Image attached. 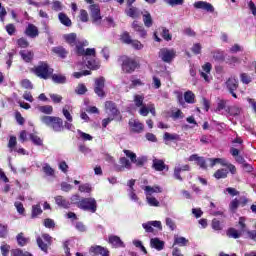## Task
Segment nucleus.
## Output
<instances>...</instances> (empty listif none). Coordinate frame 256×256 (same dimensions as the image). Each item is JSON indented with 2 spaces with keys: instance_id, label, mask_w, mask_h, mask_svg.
Segmentation results:
<instances>
[{
  "instance_id": "nucleus-12",
  "label": "nucleus",
  "mask_w": 256,
  "mask_h": 256,
  "mask_svg": "<svg viewBox=\"0 0 256 256\" xmlns=\"http://www.w3.org/2000/svg\"><path fill=\"white\" fill-rule=\"evenodd\" d=\"M128 125L130 127V131L132 133H143L145 131V125L141 123L139 120H130L128 122Z\"/></svg>"
},
{
  "instance_id": "nucleus-47",
  "label": "nucleus",
  "mask_w": 256,
  "mask_h": 256,
  "mask_svg": "<svg viewBox=\"0 0 256 256\" xmlns=\"http://www.w3.org/2000/svg\"><path fill=\"white\" fill-rule=\"evenodd\" d=\"M161 37L165 41H171L173 39V35H171V33H169V29H167V28H162Z\"/></svg>"
},
{
  "instance_id": "nucleus-36",
  "label": "nucleus",
  "mask_w": 256,
  "mask_h": 256,
  "mask_svg": "<svg viewBox=\"0 0 256 256\" xmlns=\"http://www.w3.org/2000/svg\"><path fill=\"white\" fill-rule=\"evenodd\" d=\"M126 15L132 19H137V17H139V9H137V7L130 6L129 9L126 10Z\"/></svg>"
},
{
  "instance_id": "nucleus-2",
  "label": "nucleus",
  "mask_w": 256,
  "mask_h": 256,
  "mask_svg": "<svg viewBox=\"0 0 256 256\" xmlns=\"http://www.w3.org/2000/svg\"><path fill=\"white\" fill-rule=\"evenodd\" d=\"M53 68L49 67V64L44 61H40L37 66H34L31 69V73H34L36 77H39V79H50L51 75H53Z\"/></svg>"
},
{
  "instance_id": "nucleus-3",
  "label": "nucleus",
  "mask_w": 256,
  "mask_h": 256,
  "mask_svg": "<svg viewBox=\"0 0 256 256\" xmlns=\"http://www.w3.org/2000/svg\"><path fill=\"white\" fill-rule=\"evenodd\" d=\"M120 61L122 63L121 69L123 73H126L128 75H131V73H135V70L141 67L139 61L128 56H121Z\"/></svg>"
},
{
  "instance_id": "nucleus-39",
  "label": "nucleus",
  "mask_w": 256,
  "mask_h": 256,
  "mask_svg": "<svg viewBox=\"0 0 256 256\" xmlns=\"http://www.w3.org/2000/svg\"><path fill=\"white\" fill-rule=\"evenodd\" d=\"M240 81L243 83V85H249V83L253 82V78L248 73H241Z\"/></svg>"
},
{
  "instance_id": "nucleus-10",
  "label": "nucleus",
  "mask_w": 256,
  "mask_h": 256,
  "mask_svg": "<svg viewBox=\"0 0 256 256\" xmlns=\"http://www.w3.org/2000/svg\"><path fill=\"white\" fill-rule=\"evenodd\" d=\"M143 229H145L146 233H153L155 229H158L159 231H163V225L161 224V221H148L147 223L142 224Z\"/></svg>"
},
{
  "instance_id": "nucleus-50",
  "label": "nucleus",
  "mask_w": 256,
  "mask_h": 256,
  "mask_svg": "<svg viewBox=\"0 0 256 256\" xmlns=\"http://www.w3.org/2000/svg\"><path fill=\"white\" fill-rule=\"evenodd\" d=\"M70 201L72 205H76V207H78L79 209V205L81 203V196H79V194L72 195Z\"/></svg>"
},
{
  "instance_id": "nucleus-26",
  "label": "nucleus",
  "mask_w": 256,
  "mask_h": 256,
  "mask_svg": "<svg viewBox=\"0 0 256 256\" xmlns=\"http://www.w3.org/2000/svg\"><path fill=\"white\" fill-rule=\"evenodd\" d=\"M163 140L166 144L168 141H181V136L179 134H171L169 132H165L163 135Z\"/></svg>"
},
{
  "instance_id": "nucleus-8",
  "label": "nucleus",
  "mask_w": 256,
  "mask_h": 256,
  "mask_svg": "<svg viewBox=\"0 0 256 256\" xmlns=\"http://www.w3.org/2000/svg\"><path fill=\"white\" fill-rule=\"evenodd\" d=\"M105 110L109 111L111 113L110 117H113L114 119H117V121H121V111L117 108V104L113 101H106L105 102Z\"/></svg>"
},
{
  "instance_id": "nucleus-17",
  "label": "nucleus",
  "mask_w": 256,
  "mask_h": 256,
  "mask_svg": "<svg viewBox=\"0 0 256 256\" xmlns=\"http://www.w3.org/2000/svg\"><path fill=\"white\" fill-rule=\"evenodd\" d=\"M25 35L31 37V39H35V37H39V28L34 24H28L25 30Z\"/></svg>"
},
{
  "instance_id": "nucleus-30",
  "label": "nucleus",
  "mask_w": 256,
  "mask_h": 256,
  "mask_svg": "<svg viewBox=\"0 0 256 256\" xmlns=\"http://www.w3.org/2000/svg\"><path fill=\"white\" fill-rule=\"evenodd\" d=\"M184 102L193 105L195 103V93L191 90L186 91L184 93Z\"/></svg>"
},
{
  "instance_id": "nucleus-5",
  "label": "nucleus",
  "mask_w": 256,
  "mask_h": 256,
  "mask_svg": "<svg viewBox=\"0 0 256 256\" xmlns=\"http://www.w3.org/2000/svg\"><path fill=\"white\" fill-rule=\"evenodd\" d=\"M79 209L82 211H89V213H97V200L95 198H81Z\"/></svg>"
},
{
  "instance_id": "nucleus-38",
  "label": "nucleus",
  "mask_w": 256,
  "mask_h": 256,
  "mask_svg": "<svg viewBox=\"0 0 256 256\" xmlns=\"http://www.w3.org/2000/svg\"><path fill=\"white\" fill-rule=\"evenodd\" d=\"M228 171L227 169H218L215 173H214V177L215 179H227V175H228Z\"/></svg>"
},
{
  "instance_id": "nucleus-23",
  "label": "nucleus",
  "mask_w": 256,
  "mask_h": 256,
  "mask_svg": "<svg viewBox=\"0 0 256 256\" xmlns=\"http://www.w3.org/2000/svg\"><path fill=\"white\" fill-rule=\"evenodd\" d=\"M181 171H191V166H189V164H186L182 167H176L174 169V177L178 181H183V178L181 177Z\"/></svg>"
},
{
  "instance_id": "nucleus-41",
  "label": "nucleus",
  "mask_w": 256,
  "mask_h": 256,
  "mask_svg": "<svg viewBox=\"0 0 256 256\" xmlns=\"http://www.w3.org/2000/svg\"><path fill=\"white\" fill-rule=\"evenodd\" d=\"M38 111H40V113H44L45 115H51L53 113V106L51 105L39 106Z\"/></svg>"
},
{
  "instance_id": "nucleus-15",
  "label": "nucleus",
  "mask_w": 256,
  "mask_h": 256,
  "mask_svg": "<svg viewBox=\"0 0 256 256\" xmlns=\"http://www.w3.org/2000/svg\"><path fill=\"white\" fill-rule=\"evenodd\" d=\"M194 7L195 9H202L203 11H207V13H215V7H213L209 2L198 1L194 3Z\"/></svg>"
},
{
  "instance_id": "nucleus-11",
  "label": "nucleus",
  "mask_w": 256,
  "mask_h": 256,
  "mask_svg": "<svg viewBox=\"0 0 256 256\" xmlns=\"http://www.w3.org/2000/svg\"><path fill=\"white\" fill-rule=\"evenodd\" d=\"M132 29L135 31V33H138L141 39H147V30H145V27L143 26L142 23H140L137 20H134L132 22Z\"/></svg>"
},
{
  "instance_id": "nucleus-58",
  "label": "nucleus",
  "mask_w": 256,
  "mask_h": 256,
  "mask_svg": "<svg viewBox=\"0 0 256 256\" xmlns=\"http://www.w3.org/2000/svg\"><path fill=\"white\" fill-rule=\"evenodd\" d=\"M227 101L225 100H219L218 104H217V107H216V113L219 112V111H223V109H227Z\"/></svg>"
},
{
  "instance_id": "nucleus-18",
  "label": "nucleus",
  "mask_w": 256,
  "mask_h": 256,
  "mask_svg": "<svg viewBox=\"0 0 256 256\" xmlns=\"http://www.w3.org/2000/svg\"><path fill=\"white\" fill-rule=\"evenodd\" d=\"M108 242L115 249H119V248L125 247V243L122 242V240H121V238L119 236H115V235L109 236Z\"/></svg>"
},
{
  "instance_id": "nucleus-55",
  "label": "nucleus",
  "mask_w": 256,
  "mask_h": 256,
  "mask_svg": "<svg viewBox=\"0 0 256 256\" xmlns=\"http://www.w3.org/2000/svg\"><path fill=\"white\" fill-rule=\"evenodd\" d=\"M119 163L125 167V169H131V162L126 157H121Z\"/></svg>"
},
{
  "instance_id": "nucleus-61",
  "label": "nucleus",
  "mask_w": 256,
  "mask_h": 256,
  "mask_svg": "<svg viewBox=\"0 0 256 256\" xmlns=\"http://www.w3.org/2000/svg\"><path fill=\"white\" fill-rule=\"evenodd\" d=\"M80 21H82V23H87V21H89V14L86 10H80Z\"/></svg>"
},
{
  "instance_id": "nucleus-7",
  "label": "nucleus",
  "mask_w": 256,
  "mask_h": 256,
  "mask_svg": "<svg viewBox=\"0 0 256 256\" xmlns=\"http://www.w3.org/2000/svg\"><path fill=\"white\" fill-rule=\"evenodd\" d=\"M94 93L97 94L100 99H103L107 96L105 93V77L100 76L94 80Z\"/></svg>"
},
{
  "instance_id": "nucleus-56",
  "label": "nucleus",
  "mask_w": 256,
  "mask_h": 256,
  "mask_svg": "<svg viewBox=\"0 0 256 256\" xmlns=\"http://www.w3.org/2000/svg\"><path fill=\"white\" fill-rule=\"evenodd\" d=\"M147 159L145 157L135 158L132 163L136 164V167H143L145 165Z\"/></svg>"
},
{
  "instance_id": "nucleus-16",
  "label": "nucleus",
  "mask_w": 256,
  "mask_h": 256,
  "mask_svg": "<svg viewBox=\"0 0 256 256\" xmlns=\"http://www.w3.org/2000/svg\"><path fill=\"white\" fill-rule=\"evenodd\" d=\"M52 53L60 59H67V56L69 55V50L65 49V47L63 46H56L52 48Z\"/></svg>"
},
{
  "instance_id": "nucleus-64",
  "label": "nucleus",
  "mask_w": 256,
  "mask_h": 256,
  "mask_svg": "<svg viewBox=\"0 0 256 256\" xmlns=\"http://www.w3.org/2000/svg\"><path fill=\"white\" fill-rule=\"evenodd\" d=\"M15 31H17V29L15 28V24L6 25V32L8 33V35H15Z\"/></svg>"
},
{
  "instance_id": "nucleus-51",
  "label": "nucleus",
  "mask_w": 256,
  "mask_h": 256,
  "mask_svg": "<svg viewBox=\"0 0 256 256\" xmlns=\"http://www.w3.org/2000/svg\"><path fill=\"white\" fill-rule=\"evenodd\" d=\"M145 83L141 79H132L130 84V89H136V87H143Z\"/></svg>"
},
{
  "instance_id": "nucleus-27",
  "label": "nucleus",
  "mask_w": 256,
  "mask_h": 256,
  "mask_svg": "<svg viewBox=\"0 0 256 256\" xmlns=\"http://www.w3.org/2000/svg\"><path fill=\"white\" fill-rule=\"evenodd\" d=\"M142 18L145 27H153V17L151 16V13H149V11H145Z\"/></svg>"
},
{
  "instance_id": "nucleus-40",
  "label": "nucleus",
  "mask_w": 256,
  "mask_h": 256,
  "mask_svg": "<svg viewBox=\"0 0 256 256\" xmlns=\"http://www.w3.org/2000/svg\"><path fill=\"white\" fill-rule=\"evenodd\" d=\"M144 191L148 194V195H151V193H162V189L161 187L159 186H154V187H151V186H145L144 187Z\"/></svg>"
},
{
  "instance_id": "nucleus-35",
  "label": "nucleus",
  "mask_w": 256,
  "mask_h": 256,
  "mask_svg": "<svg viewBox=\"0 0 256 256\" xmlns=\"http://www.w3.org/2000/svg\"><path fill=\"white\" fill-rule=\"evenodd\" d=\"M43 213V210L41 209V205L36 204L32 206V212H31V219H37L39 215Z\"/></svg>"
},
{
  "instance_id": "nucleus-31",
  "label": "nucleus",
  "mask_w": 256,
  "mask_h": 256,
  "mask_svg": "<svg viewBox=\"0 0 256 256\" xmlns=\"http://www.w3.org/2000/svg\"><path fill=\"white\" fill-rule=\"evenodd\" d=\"M226 113H228V115H231L232 117H237L241 115V108L237 106H228L226 108Z\"/></svg>"
},
{
  "instance_id": "nucleus-20",
  "label": "nucleus",
  "mask_w": 256,
  "mask_h": 256,
  "mask_svg": "<svg viewBox=\"0 0 256 256\" xmlns=\"http://www.w3.org/2000/svg\"><path fill=\"white\" fill-rule=\"evenodd\" d=\"M150 247L157 251H163V249H165V242L161 241L159 238H152L150 240Z\"/></svg>"
},
{
  "instance_id": "nucleus-6",
  "label": "nucleus",
  "mask_w": 256,
  "mask_h": 256,
  "mask_svg": "<svg viewBox=\"0 0 256 256\" xmlns=\"http://www.w3.org/2000/svg\"><path fill=\"white\" fill-rule=\"evenodd\" d=\"M158 57L161 58L163 63H173V59L177 57V51L175 49L161 48Z\"/></svg>"
},
{
  "instance_id": "nucleus-37",
  "label": "nucleus",
  "mask_w": 256,
  "mask_h": 256,
  "mask_svg": "<svg viewBox=\"0 0 256 256\" xmlns=\"http://www.w3.org/2000/svg\"><path fill=\"white\" fill-rule=\"evenodd\" d=\"M145 101V96L144 95H140V94H136L134 95V105L135 107H143V102Z\"/></svg>"
},
{
  "instance_id": "nucleus-1",
  "label": "nucleus",
  "mask_w": 256,
  "mask_h": 256,
  "mask_svg": "<svg viewBox=\"0 0 256 256\" xmlns=\"http://www.w3.org/2000/svg\"><path fill=\"white\" fill-rule=\"evenodd\" d=\"M40 121L43 125H46V127L54 130L55 133H61L64 129L63 119L60 117L44 115L40 117Z\"/></svg>"
},
{
  "instance_id": "nucleus-21",
  "label": "nucleus",
  "mask_w": 256,
  "mask_h": 256,
  "mask_svg": "<svg viewBox=\"0 0 256 256\" xmlns=\"http://www.w3.org/2000/svg\"><path fill=\"white\" fill-rule=\"evenodd\" d=\"M64 40L68 45H70V47H75L79 42V39H77L76 33H70V34L64 35Z\"/></svg>"
},
{
  "instance_id": "nucleus-63",
  "label": "nucleus",
  "mask_w": 256,
  "mask_h": 256,
  "mask_svg": "<svg viewBox=\"0 0 256 256\" xmlns=\"http://www.w3.org/2000/svg\"><path fill=\"white\" fill-rule=\"evenodd\" d=\"M130 45H132L133 49H136L137 51H141V49H143V45L139 40H132Z\"/></svg>"
},
{
  "instance_id": "nucleus-44",
  "label": "nucleus",
  "mask_w": 256,
  "mask_h": 256,
  "mask_svg": "<svg viewBox=\"0 0 256 256\" xmlns=\"http://www.w3.org/2000/svg\"><path fill=\"white\" fill-rule=\"evenodd\" d=\"M29 137L32 143H34L38 147H41V145H43V140L36 134H30Z\"/></svg>"
},
{
  "instance_id": "nucleus-24",
  "label": "nucleus",
  "mask_w": 256,
  "mask_h": 256,
  "mask_svg": "<svg viewBox=\"0 0 256 256\" xmlns=\"http://www.w3.org/2000/svg\"><path fill=\"white\" fill-rule=\"evenodd\" d=\"M52 81L54 83H57L58 85H65L67 83V77L63 74H53L50 76Z\"/></svg>"
},
{
  "instance_id": "nucleus-59",
  "label": "nucleus",
  "mask_w": 256,
  "mask_h": 256,
  "mask_svg": "<svg viewBox=\"0 0 256 256\" xmlns=\"http://www.w3.org/2000/svg\"><path fill=\"white\" fill-rule=\"evenodd\" d=\"M50 99L52 100V103H61L63 101V96L59 94H50Z\"/></svg>"
},
{
  "instance_id": "nucleus-13",
  "label": "nucleus",
  "mask_w": 256,
  "mask_h": 256,
  "mask_svg": "<svg viewBox=\"0 0 256 256\" xmlns=\"http://www.w3.org/2000/svg\"><path fill=\"white\" fill-rule=\"evenodd\" d=\"M90 16L93 23H97V21H101V8L97 4L90 5Z\"/></svg>"
},
{
  "instance_id": "nucleus-4",
  "label": "nucleus",
  "mask_w": 256,
  "mask_h": 256,
  "mask_svg": "<svg viewBox=\"0 0 256 256\" xmlns=\"http://www.w3.org/2000/svg\"><path fill=\"white\" fill-rule=\"evenodd\" d=\"M36 243L41 251L49 253V249L51 248V245H53V237L48 233H44L36 238Z\"/></svg>"
},
{
  "instance_id": "nucleus-52",
  "label": "nucleus",
  "mask_w": 256,
  "mask_h": 256,
  "mask_svg": "<svg viewBox=\"0 0 256 256\" xmlns=\"http://www.w3.org/2000/svg\"><path fill=\"white\" fill-rule=\"evenodd\" d=\"M0 251L2 256H9V251H11V246L9 244L1 245Z\"/></svg>"
},
{
  "instance_id": "nucleus-14",
  "label": "nucleus",
  "mask_w": 256,
  "mask_h": 256,
  "mask_svg": "<svg viewBox=\"0 0 256 256\" xmlns=\"http://www.w3.org/2000/svg\"><path fill=\"white\" fill-rule=\"evenodd\" d=\"M54 200H55L56 205H58V207L60 209H71V202L69 200H67V198H65V196L58 195V196L54 197Z\"/></svg>"
},
{
  "instance_id": "nucleus-48",
  "label": "nucleus",
  "mask_w": 256,
  "mask_h": 256,
  "mask_svg": "<svg viewBox=\"0 0 256 256\" xmlns=\"http://www.w3.org/2000/svg\"><path fill=\"white\" fill-rule=\"evenodd\" d=\"M79 191L80 193H91V191H93V188H91V184L89 183L81 184L79 186Z\"/></svg>"
},
{
  "instance_id": "nucleus-19",
  "label": "nucleus",
  "mask_w": 256,
  "mask_h": 256,
  "mask_svg": "<svg viewBox=\"0 0 256 256\" xmlns=\"http://www.w3.org/2000/svg\"><path fill=\"white\" fill-rule=\"evenodd\" d=\"M152 169H155L156 171H169V166L165 164V161L161 159H154L152 163Z\"/></svg>"
},
{
  "instance_id": "nucleus-22",
  "label": "nucleus",
  "mask_w": 256,
  "mask_h": 256,
  "mask_svg": "<svg viewBox=\"0 0 256 256\" xmlns=\"http://www.w3.org/2000/svg\"><path fill=\"white\" fill-rule=\"evenodd\" d=\"M19 55L22 57L25 63H31L33 61V57H35V54L33 53V51H29V50H21L19 52Z\"/></svg>"
},
{
  "instance_id": "nucleus-42",
  "label": "nucleus",
  "mask_w": 256,
  "mask_h": 256,
  "mask_svg": "<svg viewBox=\"0 0 256 256\" xmlns=\"http://www.w3.org/2000/svg\"><path fill=\"white\" fill-rule=\"evenodd\" d=\"M212 57L215 61H225V54L223 51H214L212 52Z\"/></svg>"
},
{
  "instance_id": "nucleus-43",
  "label": "nucleus",
  "mask_w": 256,
  "mask_h": 256,
  "mask_svg": "<svg viewBox=\"0 0 256 256\" xmlns=\"http://www.w3.org/2000/svg\"><path fill=\"white\" fill-rule=\"evenodd\" d=\"M11 256H31L29 252H23V250L16 248L10 251Z\"/></svg>"
},
{
  "instance_id": "nucleus-34",
  "label": "nucleus",
  "mask_w": 256,
  "mask_h": 256,
  "mask_svg": "<svg viewBox=\"0 0 256 256\" xmlns=\"http://www.w3.org/2000/svg\"><path fill=\"white\" fill-rule=\"evenodd\" d=\"M42 171L46 177H55V170L49 164H44Z\"/></svg>"
},
{
  "instance_id": "nucleus-54",
  "label": "nucleus",
  "mask_w": 256,
  "mask_h": 256,
  "mask_svg": "<svg viewBox=\"0 0 256 256\" xmlns=\"http://www.w3.org/2000/svg\"><path fill=\"white\" fill-rule=\"evenodd\" d=\"M44 227H46V229H54L55 221L51 218L44 219Z\"/></svg>"
},
{
  "instance_id": "nucleus-32",
  "label": "nucleus",
  "mask_w": 256,
  "mask_h": 256,
  "mask_svg": "<svg viewBox=\"0 0 256 256\" xmlns=\"http://www.w3.org/2000/svg\"><path fill=\"white\" fill-rule=\"evenodd\" d=\"M74 47L78 57H83L85 55V42L79 41Z\"/></svg>"
},
{
  "instance_id": "nucleus-29",
  "label": "nucleus",
  "mask_w": 256,
  "mask_h": 256,
  "mask_svg": "<svg viewBox=\"0 0 256 256\" xmlns=\"http://www.w3.org/2000/svg\"><path fill=\"white\" fill-rule=\"evenodd\" d=\"M58 19L60 23H62V25H65V27H71V25L73 24L71 22V19L67 17V14L63 12L59 13Z\"/></svg>"
},
{
  "instance_id": "nucleus-49",
  "label": "nucleus",
  "mask_w": 256,
  "mask_h": 256,
  "mask_svg": "<svg viewBox=\"0 0 256 256\" xmlns=\"http://www.w3.org/2000/svg\"><path fill=\"white\" fill-rule=\"evenodd\" d=\"M17 45L21 49H27V47H29V41H27L26 38L22 37V38L17 40Z\"/></svg>"
},
{
  "instance_id": "nucleus-62",
  "label": "nucleus",
  "mask_w": 256,
  "mask_h": 256,
  "mask_svg": "<svg viewBox=\"0 0 256 256\" xmlns=\"http://www.w3.org/2000/svg\"><path fill=\"white\" fill-rule=\"evenodd\" d=\"M21 87H23V89H33V83H31L29 79H24L21 81Z\"/></svg>"
},
{
  "instance_id": "nucleus-57",
  "label": "nucleus",
  "mask_w": 256,
  "mask_h": 256,
  "mask_svg": "<svg viewBox=\"0 0 256 256\" xmlns=\"http://www.w3.org/2000/svg\"><path fill=\"white\" fill-rule=\"evenodd\" d=\"M212 229H214V231H221V229H223V227L221 226V221L214 218L212 220Z\"/></svg>"
},
{
  "instance_id": "nucleus-60",
  "label": "nucleus",
  "mask_w": 256,
  "mask_h": 256,
  "mask_svg": "<svg viewBox=\"0 0 256 256\" xmlns=\"http://www.w3.org/2000/svg\"><path fill=\"white\" fill-rule=\"evenodd\" d=\"M14 207H16V209L20 215H25V207L23 206V203L15 202Z\"/></svg>"
},
{
  "instance_id": "nucleus-25",
  "label": "nucleus",
  "mask_w": 256,
  "mask_h": 256,
  "mask_svg": "<svg viewBox=\"0 0 256 256\" xmlns=\"http://www.w3.org/2000/svg\"><path fill=\"white\" fill-rule=\"evenodd\" d=\"M226 235L229 237V239H239L242 235V232L233 227H230L227 229Z\"/></svg>"
},
{
  "instance_id": "nucleus-53",
  "label": "nucleus",
  "mask_w": 256,
  "mask_h": 256,
  "mask_svg": "<svg viewBox=\"0 0 256 256\" xmlns=\"http://www.w3.org/2000/svg\"><path fill=\"white\" fill-rule=\"evenodd\" d=\"M201 49H203V47L201 46V43H195L192 46L191 51L194 55H201Z\"/></svg>"
},
{
  "instance_id": "nucleus-45",
  "label": "nucleus",
  "mask_w": 256,
  "mask_h": 256,
  "mask_svg": "<svg viewBox=\"0 0 256 256\" xmlns=\"http://www.w3.org/2000/svg\"><path fill=\"white\" fill-rule=\"evenodd\" d=\"M240 202L237 198L233 199L229 204V209L232 213H235L239 209Z\"/></svg>"
},
{
  "instance_id": "nucleus-33",
  "label": "nucleus",
  "mask_w": 256,
  "mask_h": 256,
  "mask_svg": "<svg viewBox=\"0 0 256 256\" xmlns=\"http://www.w3.org/2000/svg\"><path fill=\"white\" fill-rule=\"evenodd\" d=\"M120 41L122 43H124L125 45H131V43L133 42V39H131V34H129V32L124 31L121 35H120Z\"/></svg>"
},
{
  "instance_id": "nucleus-28",
  "label": "nucleus",
  "mask_w": 256,
  "mask_h": 256,
  "mask_svg": "<svg viewBox=\"0 0 256 256\" xmlns=\"http://www.w3.org/2000/svg\"><path fill=\"white\" fill-rule=\"evenodd\" d=\"M16 241L19 247H25V245L29 243L30 239L25 237V234L21 232L16 236Z\"/></svg>"
},
{
  "instance_id": "nucleus-46",
  "label": "nucleus",
  "mask_w": 256,
  "mask_h": 256,
  "mask_svg": "<svg viewBox=\"0 0 256 256\" xmlns=\"http://www.w3.org/2000/svg\"><path fill=\"white\" fill-rule=\"evenodd\" d=\"M174 243L180 247H185L189 243V240H187L185 237H176Z\"/></svg>"
},
{
  "instance_id": "nucleus-9",
  "label": "nucleus",
  "mask_w": 256,
  "mask_h": 256,
  "mask_svg": "<svg viewBox=\"0 0 256 256\" xmlns=\"http://www.w3.org/2000/svg\"><path fill=\"white\" fill-rule=\"evenodd\" d=\"M226 88L228 89L230 95L234 97V99H237V89H239V80H237L234 77L228 78L227 81L225 82Z\"/></svg>"
}]
</instances>
